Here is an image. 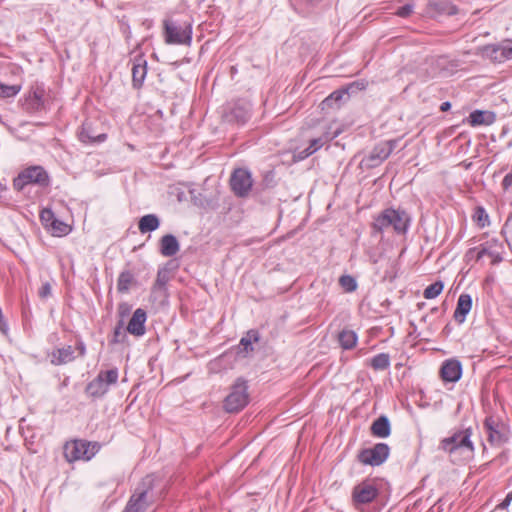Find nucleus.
I'll use <instances>...</instances> for the list:
<instances>
[{
  "mask_svg": "<svg viewBox=\"0 0 512 512\" xmlns=\"http://www.w3.org/2000/svg\"><path fill=\"white\" fill-rule=\"evenodd\" d=\"M472 434L471 427L455 430L450 436L440 440L438 450L446 453L454 463L468 462L475 454Z\"/></svg>",
  "mask_w": 512,
  "mask_h": 512,
  "instance_id": "1",
  "label": "nucleus"
},
{
  "mask_svg": "<svg viewBox=\"0 0 512 512\" xmlns=\"http://www.w3.org/2000/svg\"><path fill=\"white\" fill-rule=\"evenodd\" d=\"M411 218L404 209L387 208L374 217L372 228L376 233L392 229L396 234L403 235L410 226Z\"/></svg>",
  "mask_w": 512,
  "mask_h": 512,
  "instance_id": "2",
  "label": "nucleus"
},
{
  "mask_svg": "<svg viewBox=\"0 0 512 512\" xmlns=\"http://www.w3.org/2000/svg\"><path fill=\"white\" fill-rule=\"evenodd\" d=\"M100 449L97 442L74 440L64 445V457L68 462L90 460Z\"/></svg>",
  "mask_w": 512,
  "mask_h": 512,
  "instance_id": "3",
  "label": "nucleus"
},
{
  "mask_svg": "<svg viewBox=\"0 0 512 512\" xmlns=\"http://www.w3.org/2000/svg\"><path fill=\"white\" fill-rule=\"evenodd\" d=\"M165 42L167 44L190 45L192 42V24L185 21L176 23L164 21Z\"/></svg>",
  "mask_w": 512,
  "mask_h": 512,
  "instance_id": "4",
  "label": "nucleus"
},
{
  "mask_svg": "<svg viewBox=\"0 0 512 512\" xmlns=\"http://www.w3.org/2000/svg\"><path fill=\"white\" fill-rule=\"evenodd\" d=\"M248 386L245 380L239 378L231 387L230 393L224 400V408L229 413L239 412L249 401Z\"/></svg>",
  "mask_w": 512,
  "mask_h": 512,
  "instance_id": "5",
  "label": "nucleus"
},
{
  "mask_svg": "<svg viewBox=\"0 0 512 512\" xmlns=\"http://www.w3.org/2000/svg\"><path fill=\"white\" fill-rule=\"evenodd\" d=\"M379 495V486L375 479H365L352 490V501L356 508L373 502Z\"/></svg>",
  "mask_w": 512,
  "mask_h": 512,
  "instance_id": "6",
  "label": "nucleus"
},
{
  "mask_svg": "<svg viewBox=\"0 0 512 512\" xmlns=\"http://www.w3.org/2000/svg\"><path fill=\"white\" fill-rule=\"evenodd\" d=\"M118 376L117 368L100 371L97 377L88 383L86 392L92 397H101L108 391L110 385L117 383Z\"/></svg>",
  "mask_w": 512,
  "mask_h": 512,
  "instance_id": "7",
  "label": "nucleus"
},
{
  "mask_svg": "<svg viewBox=\"0 0 512 512\" xmlns=\"http://www.w3.org/2000/svg\"><path fill=\"white\" fill-rule=\"evenodd\" d=\"M48 175L41 166H32L23 170L13 181L16 190H22L28 184L46 185Z\"/></svg>",
  "mask_w": 512,
  "mask_h": 512,
  "instance_id": "8",
  "label": "nucleus"
},
{
  "mask_svg": "<svg viewBox=\"0 0 512 512\" xmlns=\"http://www.w3.org/2000/svg\"><path fill=\"white\" fill-rule=\"evenodd\" d=\"M487 440L492 446H501L507 440V429L499 419L488 416L483 422Z\"/></svg>",
  "mask_w": 512,
  "mask_h": 512,
  "instance_id": "9",
  "label": "nucleus"
},
{
  "mask_svg": "<svg viewBox=\"0 0 512 512\" xmlns=\"http://www.w3.org/2000/svg\"><path fill=\"white\" fill-rule=\"evenodd\" d=\"M389 453L390 448L386 443H377L372 448L361 450L358 459L364 465L379 466L386 461Z\"/></svg>",
  "mask_w": 512,
  "mask_h": 512,
  "instance_id": "10",
  "label": "nucleus"
},
{
  "mask_svg": "<svg viewBox=\"0 0 512 512\" xmlns=\"http://www.w3.org/2000/svg\"><path fill=\"white\" fill-rule=\"evenodd\" d=\"M253 185L251 173L247 169H235L230 177V186L238 197H246Z\"/></svg>",
  "mask_w": 512,
  "mask_h": 512,
  "instance_id": "11",
  "label": "nucleus"
},
{
  "mask_svg": "<svg viewBox=\"0 0 512 512\" xmlns=\"http://www.w3.org/2000/svg\"><path fill=\"white\" fill-rule=\"evenodd\" d=\"M394 149V142L387 141L379 143L373 150L363 159L365 165L369 168L380 165L385 159H387Z\"/></svg>",
  "mask_w": 512,
  "mask_h": 512,
  "instance_id": "12",
  "label": "nucleus"
},
{
  "mask_svg": "<svg viewBox=\"0 0 512 512\" xmlns=\"http://www.w3.org/2000/svg\"><path fill=\"white\" fill-rule=\"evenodd\" d=\"M503 246L497 239H491L482 243L479 246L476 255V261H479L482 257L488 256L491 258L493 265L498 264L502 261Z\"/></svg>",
  "mask_w": 512,
  "mask_h": 512,
  "instance_id": "13",
  "label": "nucleus"
},
{
  "mask_svg": "<svg viewBox=\"0 0 512 512\" xmlns=\"http://www.w3.org/2000/svg\"><path fill=\"white\" fill-rule=\"evenodd\" d=\"M45 89L42 86H34L25 97L23 107L29 112H37L44 107Z\"/></svg>",
  "mask_w": 512,
  "mask_h": 512,
  "instance_id": "14",
  "label": "nucleus"
},
{
  "mask_svg": "<svg viewBox=\"0 0 512 512\" xmlns=\"http://www.w3.org/2000/svg\"><path fill=\"white\" fill-rule=\"evenodd\" d=\"M483 56L496 61L503 62L512 59V47L508 45L490 44L482 48Z\"/></svg>",
  "mask_w": 512,
  "mask_h": 512,
  "instance_id": "15",
  "label": "nucleus"
},
{
  "mask_svg": "<svg viewBox=\"0 0 512 512\" xmlns=\"http://www.w3.org/2000/svg\"><path fill=\"white\" fill-rule=\"evenodd\" d=\"M462 375V365L458 360L450 359L443 362L440 376L445 382H457Z\"/></svg>",
  "mask_w": 512,
  "mask_h": 512,
  "instance_id": "16",
  "label": "nucleus"
},
{
  "mask_svg": "<svg viewBox=\"0 0 512 512\" xmlns=\"http://www.w3.org/2000/svg\"><path fill=\"white\" fill-rule=\"evenodd\" d=\"M148 491L136 490L123 512H145L149 507Z\"/></svg>",
  "mask_w": 512,
  "mask_h": 512,
  "instance_id": "17",
  "label": "nucleus"
},
{
  "mask_svg": "<svg viewBox=\"0 0 512 512\" xmlns=\"http://www.w3.org/2000/svg\"><path fill=\"white\" fill-rule=\"evenodd\" d=\"M146 319V312L142 308L136 309L127 325V331L136 337L144 335Z\"/></svg>",
  "mask_w": 512,
  "mask_h": 512,
  "instance_id": "18",
  "label": "nucleus"
},
{
  "mask_svg": "<svg viewBox=\"0 0 512 512\" xmlns=\"http://www.w3.org/2000/svg\"><path fill=\"white\" fill-rule=\"evenodd\" d=\"M147 74V61L142 57L135 58L132 66V83L134 88H141Z\"/></svg>",
  "mask_w": 512,
  "mask_h": 512,
  "instance_id": "19",
  "label": "nucleus"
},
{
  "mask_svg": "<svg viewBox=\"0 0 512 512\" xmlns=\"http://www.w3.org/2000/svg\"><path fill=\"white\" fill-rule=\"evenodd\" d=\"M79 140L84 144H94L104 142L107 138L105 133L95 134L91 123L84 122L78 133Z\"/></svg>",
  "mask_w": 512,
  "mask_h": 512,
  "instance_id": "20",
  "label": "nucleus"
},
{
  "mask_svg": "<svg viewBox=\"0 0 512 512\" xmlns=\"http://www.w3.org/2000/svg\"><path fill=\"white\" fill-rule=\"evenodd\" d=\"M472 308V298L469 294H461L457 301V306L453 314L454 320L462 324L467 314L470 312Z\"/></svg>",
  "mask_w": 512,
  "mask_h": 512,
  "instance_id": "21",
  "label": "nucleus"
},
{
  "mask_svg": "<svg viewBox=\"0 0 512 512\" xmlns=\"http://www.w3.org/2000/svg\"><path fill=\"white\" fill-rule=\"evenodd\" d=\"M160 253L164 257H172L176 255L180 249L177 238L172 234H166L160 239Z\"/></svg>",
  "mask_w": 512,
  "mask_h": 512,
  "instance_id": "22",
  "label": "nucleus"
},
{
  "mask_svg": "<svg viewBox=\"0 0 512 512\" xmlns=\"http://www.w3.org/2000/svg\"><path fill=\"white\" fill-rule=\"evenodd\" d=\"M74 348L72 346H66L57 348L50 354L51 363L53 365H63L74 360Z\"/></svg>",
  "mask_w": 512,
  "mask_h": 512,
  "instance_id": "23",
  "label": "nucleus"
},
{
  "mask_svg": "<svg viewBox=\"0 0 512 512\" xmlns=\"http://www.w3.org/2000/svg\"><path fill=\"white\" fill-rule=\"evenodd\" d=\"M371 434L375 437L386 438L391 433L389 419L386 416L377 418L370 427Z\"/></svg>",
  "mask_w": 512,
  "mask_h": 512,
  "instance_id": "24",
  "label": "nucleus"
},
{
  "mask_svg": "<svg viewBox=\"0 0 512 512\" xmlns=\"http://www.w3.org/2000/svg\"><path fill=\"white\" fill-rule=\"evenodd\" d=\"M340 131L336 130L332 135H325L319 138L312 139L310 141L309 146L301 152L300 158L304 159L313 153H315L317 150H319L326 142L334 139L339 135Z\"/></svg>",
  "mask_w": 512,
  "mask_h": 512,
  "instance_id": "25",
  "label": "nucleus"
},
{
  "mask_svg": "<svg viewBox=\"0 0 512 512\" xmlns=\"http://www.w3.org/2000/svg\"><path fill=\"white\" fill-rule=\"evenodd\" d=\"M136 284L137 280L134 274L129 270H125L119 274L117 290L119 293H127L133 286H136Z\"/></svg>",
  "mask_w": 512,
  "mask_h": 512,
  "instance_id": "26",
  "label": "nucleus"
},
{
  "mask_svg": "<svg viewBox=\"0 0 512 512\" xmlns=\"http://www.w3.org/2000/svg\"><path fill=\"white\" fill-rule=\"evenodd\" d=\"M159 226L160 220L155 214L144 215L138 222V229L142 234L155 231Z\"/></svg>",
  "mask_w": 512,
  "mask_h": 512,
  "instance_id": "27",
  "label": "nucleus"
},
{
  "mask_svg": "<svg viewBox=\"0 0 512 512\" xmlns=\"http://www.w3.org/2000/svg\"><path fill=\"white\" fill-rule=\"evenodd\" d=\"M338 341L343 349L349 350L355 347L357 343V335L352 330H343L338 335Z\"/></svg>",
  "mask_w": 512,
  "mask_h": 512,
  "instance_id": "28",
  "label": "nucleus"
},
{
  "mask_svg": "<svg viewBox=\"0 0 512 512\" xmlns=\"http://www.w3.org/2000/svg\"><path fill=\"white\" fill-rule=\"evenodd\" d=\"M259 340V334L256 330H249L247 334L241 338L240 346L243 347V350L248 353L253 351L252 343L257 342Z\"/></svg>",
  "mask_w": 512,
  "mask_h": 512,
  "instance_id": "29",
  "label": "nucleus"
},
{
  "mask_svg": "<svg viewBox=\"0 0 512 512\" xmlns=\"http://www.w3.org/2000/svg\"><path fill=\"white\" fill-rule=\"evenodd\" d=\"M390 365V357L386 353H380L371 359V367L375 370H384Z\"/></svg>",
  "mask_w": 512,
  "mask_h": 512,
  "instance_id": "30",
  "label": "nucleus"
},
{
  "mask_svg": "<svg viewBox=\"0 0 512 512\" xmlns=\"http://www.w3.org/2000/svg\"><path fill=\"white\" fill-rule=\"evenodd\" d=\"M444 284L442 281H436L430 284L423 292L426 299H434L443 291Z\"/></svg>",
  "mask_w": 512,
  "mask_h": 512,
  "instance_id": "31",
  "label": "nucleus"
},
{
  "mask_svg": "<svg viewBox=\"0 0 512 512\" xmlns=\"http://www.w3.org/2000/svg\"><path fill=\"white\" fill-rule=\"evenodd\" d=\"M249 116V110L245 107L235 106L231 110V120H235L238 123H245Z\"/></svg>",
  "mask_w": 512,
  "mask_h": 512,
  "instance_id": "32",
  "label": "nucleus"
},
{
  "mask_svg": "<svg viewBox=\"0 0 512 512\" xmlns=\"http://www.w3.org/2000/svg\"><path fill=\"white\" fill-rule=\"evenodd\" d=\"M339 284L345 292H353L357 289V282L355 278L350 275H342L339 278Z\"/></svg>",
  "mask_w": 512,
  "mask_h": 512,
  "instance_id": "33",
  "label": "nucleus"
},
{
  "mask_svg": "<svg viewBox=\"0 0 512 512\" xmlns=\"http://www.w3.org/2000/svg\"><path fill=\"white\" fill-rule=\"evenodd\" d=\"M21 90L20 85H6L0 83V97L9 98L17 95Z\"/></svg>",
  "mask_w": 512,
  "mask_h": 512,
  "instance_id": "34",
  "label": "nucleus"
},
{
  "mask_svg": "<svg viewBox=\"0 0 512 512\" xmlns=\"http://www.w3.org/2000/svg\"><path fill=\"white\" fill-rule=\"evenodd\" d=\"M49 229H51L53 234L57 236L66 235L70 231V227L58 219H55L54 222H51Z\"/></svg>",
  "mask_w": 512,
  "mask_h": 512,
  "instance_id": "35",
  "label": "nucleus"
},
{
  "mask_svg": "<svg viewBox=\"0 0 512 512\" xmlns=\"http://www.w3.org/2000/svg\"><path fill=\"white\" fill-rule=\"evenodd\" d=\"M473 219L480 227H485L489 223L488 214L486 213L485 209L482 207H477L475 209V212L473 214Z\"/></svg>",
  "mask_w": 512,
  "mask_h": 512,
  "instance_id": "36",
  "label": "nucleus"
},
{
  "mask_svg": "<svg viewBox=\"0 0 512 512\" xmlns=\"http://www.w3.org/2000/svg\"><path fill=\"white\" fill-rule=\"evenodd\" d=\"M485 113L480 110H476L472 112L469 116V122L472 126L476 125H482L486 123V120L484 119Z\"/></svg>",
  "mask_w": 512,
  "mask_h": 512,
  "instance_id": "37",
  "label": "nucleus"
},
{
  "mask_svg": "<svg viewBox=\"0 0 512 512\" xmlns=\"http://www.w3.org/2000/svg\"><path fill=\"white\" fill-rule=\"evenodd\" d=\"M41 222L45 225V227L50 228L51 222H54L56 219L53 211L51 209H43L40 213Z\"/></svg>",
  "mask_w": 512,
  "mask_h": 512,
  "instance_id": "38",
  "label": "nucleus"
},
{
  "mask_svg": "<svg viewBox=\"0 0 512 512\" xmlns=\"http://www.w3.org/2000/svg\"><path fill=\"white\" fill-rule=\"evenodd\" d=\"M168 282V275L165 271H158L156 281L153 285V290L164 289Z\"/></svg>",
  "mask_w": 512,
  "mask_h": 512,
  "instance_id": "39",
  "label": "nucleus"
},
{
  "mask_svg": "<svg viewBox=\"0 0 512 512\" xmlns=\"http://www.w3.org/2000/svg\"><path fill=\"white\" fill-rule=\"evenodd\" d=\"M346 91H334L330 96H328L324 101L323 104L326 106H331L332 102H337L342 99L344 95H346Z\"/></svg>",
  "mask_w": 512,
  "mask_h": 512,
  "instance_id": "40",
  "label": "nucleus"
},
{
  "mask_svg": "<svg viewBox=\"0 0 512 512\" xmlns=\"http://www.w3.org/2000/svg\"><path fill=\"white\" fill-rule=\"evenodd\" d=\"M51 292H52V288H51L50 283L45 282L40 287V289L38 291V295H39L40 298L45 299V298H47V297H49L51 295Z\"/></svg>",
  "mask_w": 512,
  "mask_h": 512,
  "instance_id": "41",
  "label": "nucleus"
},
{
  "mask_svg": "<svg viewBox=\"0 0 512 512\" xmlns=\"http://www.w3.org/2000/svg\"><path fill=\"white\" fill-rule=\"evenodd\" d=\"M446 63H447V60H446V58H444V57L439 58V59H438V62H437L438 67L441 69V72H442V74H443L444 76L449 75V74L454 70V68H456V66H457L456 64H454L453 62H451L450 64H451V66H452V69H451L450 71H446V69H445V67H444Z\"/></svg>",
  "mask_w": 512,
  "mask_h": 512,
  "instance_id": "42",
  "label": "nucleus"
},
{
  "mask_svg": "<svg viewBox=\"0 0 512 512\" xmlns=\"http://www.w3.org/2000/svg\"><path fill=\"white\" fill-rule=\"evenodd\" d=\"M501 185L505 191L512 192V171L504 176Z\"/></svg>",
  "mask_w": 512,
  "mask_h": 512,
  "instance_id": "43",
  "label": "nucleus"
},
{
  "mask_svg": "<svg viewBox=\"0 0 512 512\" xmlns=\"http://www.w3.org/2000/svg\"><path fill=\"white\" fill-rule=\"evenodd\" d=\"M121 337L124 338L125 337V333H124V331L122 329V325L119 324L114 329V335H113L112 343L121 342L122 341Z\"/></svg>",
  "mask_w": 512,
  "mask_h": 512,
  "instance_id": "44",
  "label": "nucleus"
},
{
  "mask_svg": "<svg viewBox=\"0 0 512 512\" xmlns=\"http://www.w3.org/2000/svg\"><path fill=\"white\" fill-rule=\"evenodd\" d=\"M412 11H413V6L410 4H406L397 10L396 15H398L400 17H407L412 13Z\"/></svg>",
  "mask_w": 512,
  "mask_h": 512,
  "instance_id": "45",
  "label": "nucleus"
},
{
  "mask_svg": "<svg viewBox=\"0 0 512 512\" xmlns=\"http://www.w3.org/2000/svg\"><path fill=\"white\" fill-rule=\"evenodd\" d=\"M0 331L4 334V335H7L8 334V331H9V327H8V324L3 316V313H2V309L0 308Z\"/></svg>",
  "mask_w": 512,
  "mask_h": 512,
  "instance_id": "46",
  "label": "nucleus"
},
{
  "mask_svg": "<svg viewBox=\"0 0 512 512\" xmlns=\"http://www.w3.org/2000/svg\"><path fill=\"white\" fill-rule=\"evenodd\" d=\"M479 247L477 248H471L469 249L466 254H465V258L467 261H471L472 259H475L476 260V255H477V251H478Z\"/></svg>",
  "mask_w": 512,
  "mask_h": 512,
  "instance_id": "47",
  "label": "nucleus"
},
{
  "mask_svg": "<svg viewBox=\"0 0 512 512\" xmlns=\"http://www.w3.org/2000/svg\"><path fill=\"white\" fill-rule=\"evenodd\" d=\"M76 349L78 350L79 356H84L86 353L85 344L82 341H78L76 344Z\"/></svg>",
  "mask_w": 512,
  "mask_h": 512,
  "instance_id": "48",
  "label": "nucleus"
},
{
  "mask_svg": "<svg viewBox=\"0 0 512 512\" xmlns=\"http://www.w3.org/2000/svg\"><path fill=\"white\" fill-rule=\"evenodd\" d=\"M511 501L512 499H509V496L507 495L506 498L498 505V507L501 509H506Z\"/></svg>",
  "mask_w": 512,
  "mask_h": 512,
  "instance_id": "49",
  "label": "nucleus"
},
{
  "mask_svg": "<svg viewBox=\"0 0 512 512\" xmlns=\"http://www.w3.org/2000/svg\"><path fill=\"white\" fill-rule=\"evenodd\" d=\"M450 108H451V103H450V102H448V101H447V102H443V103L441 104V106H440V110H441L442 112H446V111H448Z\"/></svg>",
  "mask_w": 512,
  "mask_h": 512,
  "instance_id": "50",
  "label": "nucleus"
},
{
  "mask_svg": "<svg viewBox=\"0 0 512 512\" xmlns=\"http://www.w3.org/2000/svg\"><path fill=\"white\" fill-rule=\"evenodd\" d=\"M509 496V499H512V491L507 494Z\"/></svg>",
  "mask_w": 512,
  "mask_h": 512,
  "instance_id": "51",
  "label": "nucleus"
}]
</instances>
